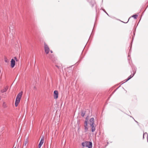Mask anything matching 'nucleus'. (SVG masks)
Returning <instances> with one entry per match:
<instances>
[{"label":"nucleus","instance_id":"29","mask_svg":"<svg viewBox=\"0 0 148 148\" xmlns=\"http://www.w3.org/2000/svg\"><path fill=\"white\" fill-rule=\"evenodd\" d=\"M103 2V0H102V2Z\"/></svg>","mask_w":148,"mask_h":148},{"label":"nucleus","instance_id":"1","mask_svg":"<svg viewBox=\"0 0 148 148\" xmlns=\"http://www.w3.org/2000/svg\"><path fill=\"white\" fill-rule=\"evenodd\" d=\"M23 93V92L21 91L18 94L15 101V105L16 107L17 106L19 103Z\"/></svg>","mask_w":148,"mask_h":148},{"label":"nucleus","instance_id":"3","mask_svg":"<svg viewBox=\"0 0 148 148\" xmlns=\"http://www.w3.org/2000/svg\"><path fill=\"white\" fill-rule=\"evenodd\" d=\"M44 48L45 53L47 54H48L49 52L50 49L47 45L45 43H44Z\"/></svg>","mask_w":148,"mask_h":148},{"label":"nucleus","instance_id":"15","mask_svg":"<svg viewBox=\"0 0 148 148\" xmlns=\"http://www.w3.org/2000/svg\"><path fill=\"white\" fill-rule=\"evenodd\" d=\"M145 135H147V138L148 139V134L147 133L145 132V133L144 132H143V138L144 139V137Z\"/></svg>","mask_w":148,"mask_h":148},{"label":"nucleus","instance_id":"25","mask_svg":"<svg viewBox=\"0 0 148 148\" xmlns=\"http://www.w3.org/2000/svg\"><path fill=\"white\" fill-rule=\"evenodd\" d=\"M50 52H51V53H53V51L52 50H51Z\"/></svg>","mask_w":148,"mask_h":148},{"label":"nucleus","instance_id":"31","mask_svg":"<svg viewBox=\"0 0 148 148\" xmlns=\"http://www.w3.org/2000/svg\"><path fill=\"white\" fill-rule=\"evenodd\" d=\"M147 142H148V140H147Z\"/></svg>","mask_w":148,"mask_h":148},{"label":"nucleus","instance_id":"7","mask_svg":"<svg viewBox=\"0 0 148 148\" xmlns=\"http://www.w3.org/2000/svg\"><path fill=\"white\" fill-rule=\"evenodd\" d=\"M10 62L11 67L12 68H13L15 64V61L14 59H12L11 60Z\"/></svg>","mask_w":148,"mask_h":148},{"label":"nucleus","instance_id":"30","mask_svg":"<svg viewBox=\"0 0 148 148\" xmlns=\"http://www.w3.org/2000/svg\"><path fill=\"white\" fill-rule=\"evenodd\" d=\"M107 144H108V142L107 143Z\"/></svg>","mask_w":148,"mask_h":148},{"label":"nucleus","instance_id":"2","mask_svg":"<svg viewBox=\"0 0 148 148\" xmlns=\"http://www.w3.org/2000/svg\"><path fill=\"white\" fill-rule=\"evenodd\" d=\"M83 147H86L88 148H92V144L91 142L86 141L82 142V143Z\"/></svg>","mask_w":148,"mask_h":148},{"label":"nucleus","instance_id":"17","mask_svg":"<svg viewBox=\"0 0 148 148\" xmlns=\"http://www.w3.org/2000/svg\"><path fill=\"white\" fill-rule=\"evenodd\" d=\"M5 60V61L6 62H9V60L7 59V58H5L4 59Z\"/></svg>","mask_w":148,"mask_h":148},{"label":"nucleus","instance_id":"14","mask_svg":"<svg viewBox=\"0 0 148 148\" xmlns=\"http://www.w3.org/2000/svg\"><path fill=\"white\" fill-rule=\"evenodd\" d=\"M81 115L82 117H84L86 114V111L83 110H81Z\"/></svg>","mask_w":148,"mask_h":148},{"label":"nucleus","instance_id":"11","mask_svg":"<svg viewBox=\"0 0 148 148\" xmlns=\"http://www.w3.org/2000/svg\"><path fill=\"white\" fill-rule=\"evenodd\" d=\"M8 89V87L7 86H6L3 89H1V92L2 93H4L5 92H6Z\"/></svg>","mask_w":148,"mask_h":148},{"label":"nucleus","instance_id":"9","mask_svg":"<svg viewBox=\"0 0 148 148\" xmlns=\"http://www.w3.org/2000/svg\"><path fill=\"white\" fill-rule=\"evenodd\" d=\"M90 126L91 127V131L92 132H93L95 131V130L96 126H95V124L90 125Z\"/></svg>","mask_w":148,"mask_h":148},{"label":"nucleus","instance_id":"21","mask_svg":"<svg viewBox=\"0 0 148 148\" xmlns=\"http://www.w3.org/2000/svg\"><path fill=\"white\" fill-rule=\"evenodd\" d=\"M131 18V17H130V18H129V19H128V20L127 21V22L125 23V22H123V21H121V22H123V23H127L128 22V21H129V20Z\"/></svg>","mask_w":148,"mask_h":148},{"label":"nucleus","instance_id":"26","mask_svg":"<svg viewBox=\"0 0 148 148\" xmlns=\"http://www.w3.org/2000/svg\"><path fill=\"white\" fill-rule=\"evenodd\" d=\"M56 66L59 69V67L58 66H57V65H56Z\"/></svg>","mask_w":148,"mask_h":148},{"label":"nucleus","instance_id":"4","mask_svg":"<svg viewBox=\"0 0 148 148\" xmlns=\"http://www.w3.org/2000/svg\"><path fill=\"white\" fill-rule=\"evenodd\" d=\"M88 121H84V127L85 132H87L88 130Z\"/></svg>","mask_w":148,"mask_h":148},{"label":"nucleus","instance_id":"5","mask_svg":"<svg viewBox=\"0 0 148 148\" xmlns=\"http://www.w3.org/2000/svg\"><path fill=\"white\" fill-rule=\"evenodd\" d=\"M58 91L55 90L53 92L54 98L55 99H57L58 97Z\"/></svg>","mask_w":148,"mask_h":148},{"label":"nucleus","instance_id":"27","mask_svg":"<svg viewBox=\"0 0 148 148\" xmlns=\"http://www.w3.org/2000/svg\"><path fill=\"white\" fill-rule=\"evenodd\" d=\"M135 33H134V35H135Z\"/></svg>","mask_w":148,"mask_h":148},{"label":"nucleus","instance_id":"22","mask_svg":"<svg viewBox=\"0 0 148 148\" xmlns=\"http://www.w3.org/2000/svg\"><path fill=\"white\" fill-rule=\"evenodd\" d=\"M52 55H51V56H50L49 58L50 59H51L52 58Z\"/></svg>","mask_w":148,"mask_h":148},{"label":"nucleus","instance_id":"12","mask_svg":"<svg viewBox=\"0 0 148 148\" xmlns=\"http://www.w3.org/2000/svg\"><path fill=\"white\" fill-rule=\"evenodd\" d=\"M95 4V2L94 0H92L90 2V4L91 5L92 7H93L94 6Z\"/></svg>","mask_w":148,"mask_h":148},{"label":"nucleus","instance_id":"24","mask_svg":"<svg viewBox=\"0 0 148 148\" xmlns=\"http://www.w3.org/2000/svg\"><path fill=\"white\" fill-rule=\"evenodd\" d=\"M116 90H114V91L113 92L112 94H113L116 91Z\"/></svg>","mask_w":148,"mask_h":148},{"label":"nucleus","instance_id":"8","mask_svg":"<svg viewBox=\"0 0 148 148\" xmlns=\"http://www.w3.org/2000/svg\"><path fill=\"white\" fill-rule=\"evenodd\" d=\"M136 71H135V72L133 73V74H132L131 75L128 77V78H127V79H126L125 80V82H127V81H128V80H130V79L134 75V74H135V73H136ZM124 82L122 84H123L124 83Z\"/></svg>","mask_w":148,"mask_h":148},{"label":"nucleus","instance_id":"28","mask_svg":"<svg viewBox=\"0 0 148 148\" xmlns=\"http://www.w3.org/2000/svg\"><path fill=\"white\" fill-rule=\"evenodd\" d=\"M145 136L147 138V135H145Z\"/></svg>","mask_w":148,"mask_h":148},{"label":"nucleus","instance_id":"6","mask_svg":"<svg viewBox=\"0 0 148 148\" xmlns=\"http://www.w3.org/2000/svg\"><path fill=\"white\" fill-rule=\"evenodd\" d=\"M44 142V137L43 136L42 137L40 141L38 144V148H40L41 146L43 144Z\"/></svg>","mask_w":148,"mask_h":148},{"label":"nucleus","instance_id":"13","mask_svg":"<svg viewBox=\"0 0 148 148\" xmlns=\"http://www.w3.org/2000/svg\"><path fill=\"white\" fill-rule=\"evenodd\" d=\"M28 137H27L25 139V140L24 142V143L23 145V146H25L28 143Z\"/></svg>","mask_w":148,"mask_h":148},{"label":"nucleus","instance_id":"23","mask_svg":"<svg viewBox=\"0 0 148 148\" xmlns=\"http://www.w3.org/2000/svg\"><path fill=\"white\" fill-rule=\"evenodd\" d=\"M14 58L15 60H16V61H17V58H16V57H14Z\"/></svg>","mask_w":148,"mask_h":148},{"label":"nucleus","instance_id":"10","mask_svg":"<svg viewBox=\"0 0 148 148\" xmlns=\"http://www.w3.org/2000/svg\"><path fill=\"white\" fill-rule=\"evenodd\" d=\"M90 125L95 124L94 123V119L93 118H92L89 120Z\"/></svg>","mask_w":148,"mask_h":148},{"label":"nucleus","instance_id":"18","mask_svg":"<svg viewBox=\"0 0 148 148\" xmlns=\"http://www.w3.org/2000/svg\"><path fill=\"white\" fill-rule=\"evenodd\" d=\"M101 9H102L108 16H109L108 14V13L106 12V11L104 9L102 8H101Z\"/></svg>","mask_w":148,"mask_h":148},{"label":"nucleus","instance_id":"32","mask_svg":"<svg viewBox=\"0 0 148 148\" xmlns=\"http://www.w3.org/2000/svg\"><path fill=\"white\" fill-rule=\"evenodd\" d=\"M14 148H16V147H15Z\"/></svg>","mask_w":148,"mask_h":148},{"label":"nucleus","instance_id":"16","mask_svg":"<svg viewBox=\"0 0 148 148\" xmlns=\"http://www.w3.org/2000/svg\"><path fill=\"white\" fill-rule=\"evenodd\" d=\"M132 17L134 18L135 19H136L138 17V15L136 14L132 16Z\"/></svg>","mask_w":148,"mask_h":148},{"label":"nucleus","instance_id":"20","mask_svg":"<svg viewBox=\"0 0 148 148\" xmlns=\"http://www.w3.org/2000/svg\"><path fill=\"white\" fill-rule=\"evenodd\" d=\"M130 116V117L132 118H133V119H134V120L138 124V122L137 121H136V120H135L134 119V118H133V117H132V116Z\"/></svg>","mask_w":148,"mask_h":148},{"label":"nucleus","instance_id":"19","mask_svg":"<svg viewBox=\"0 0 148 148\" xmlns=\"http://www.w3.org/2000/svg\"><path fill=\"white\" fill-rule=\"evenodd\" d=\"M88 116H87L86 118L85 121H88Z\"/></svg>","mask_w":148,"mask_h":148}]
</instances>
